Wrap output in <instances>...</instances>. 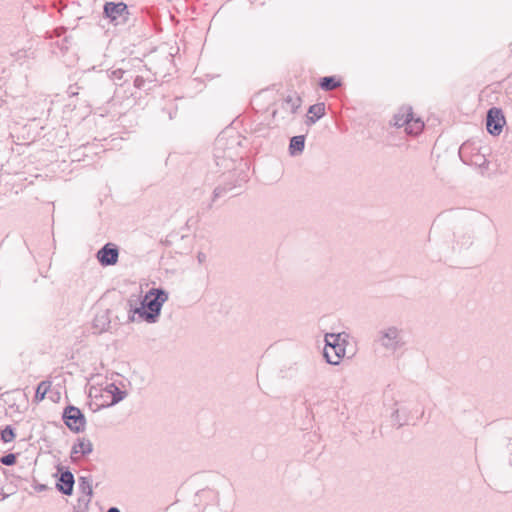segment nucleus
<instances>
[{"instance_id":"f257e3e1","label":"nucleus","mask_w":512,"mask_h":512,"mask_svg":"<svg viewBox=\"0 0 512 512\" xmlns=\"http://www.w3.org/2000/svg\"><path fill=\"white\" fill-rule=\"evenodd\" d=\"M241 140L237 134L227 132L217 136L214 143L213 156L216 166L223 170L225 186L214 189V197L223 192L241 187L249 179V162L240 153Z\"/></svg>"},{"instance_id":"f03ea898","label":"nucleus","mask_w":512,"mask_h":512,"mask_svg":"<svg viewBox=\"0 0 512 512\" xmlns=\"http://www.w3.org/2000/svg\"><path fill=\"white\" fill-rule=\"evenodd\" d=\"M168 298V293L162 288H152L143 297L131 296L127 301L128 322L156 323Z\"/></svg>"},{"instance_id":"7ed1b4c3","label":"nucleus","mask_w":512,"mask_h":512,"mask_svg":"<svg viewBox=\"0 0 512 512\" xmlns=\"http://www.w3.org/2000/svg\"><path fill=\"white\" fill-rule=\"evenodd\" d=\"M276 101L277 93L273 89H265L253 96L251 99V105L257 113H269L274 119H276L279 113Z\"/></svg>"},{"instance_id":"20e7f679","label":"nucleus","mask_w":512,"mask_h":512,"mask_svg":"<svg viewBox=\"0 0 512 512\" xmlns=\"http://www.w3.org/2000/svg\"><path fill=\"white\" fill-rule=\"evenodd\" d=\"M403 330L390 326L379 331L378 342L387 351L396 352L405 345Z\"/></svg>"},{"instance_id":"39448f33","label":"nucleus","mask_w":512,"mask_h":512,"mask_svg":"<svg viewBox=\"0 0 512 512\" xmlns=\"http://www.w3.org/2000/svg\"><path fill=\"white\" fill-rule=\"evenodd\" d=\"M63 420L71 431L81 432L85 428V417L81 410L75 406L70 405L64 409Z\"/></svg>"},{"instance_id":"423d86ee","label":"nucleus","mask_w":512,"mask_h":512,"mask_svg":"<svg viewBox=\"0 0 512 512\" xmlns=\"http://www.w3.org/2000/svg\"><path fill=\"white\" fill-rule=\"evenodd\" d=\"M505 123V117L500 108L492 107L487 111L486 129L491 135L498 136Z\"/></svg>"},{"instance_id":"0eeeda50","label":"nucleus","mask_w":512,"mask_h":512,"mask_svg":"<svg viewBox=\"0 0 512 512\" xmlns=\"http://www.w3.org/2000/svg\"><path fill=\"white\" fill-rule=\"evenodd\" d=\"M119 250L113 243L105 244L96 254L98 262L102 266H112L118 262Z\"/></svg>"},{"instance_id":"6e6552de","label":"nucleus","mask_w":512,"mask_h":512,"mask_svg":"<svg viewBox=\"0 0 512 512\" xmlns=\"http://www.w3.org/2000/svg\"><path fill=\"white\" fill-rule=\"evenodd\" d=\"M345 346L344 344H336V346L324 348L323 357L326 362L331 365H338L345 356Z\"/></svg>"},{"instance_id":"1a4fd4ad","label":"nucleus","mask_w":512,"mask_h":512,"mask_svg":"<svg viewBox=\"0 0 512 512\" xmlns=\"http://www.w3.org/2000/svg\"><path fill=\"white\" fill-rule=\"evenodd\" d=\"M104 15L111 21H115L118 17L128 15V7L123 2H107L104 5Z\"/></svg>"},{"instance_id":"9d476101","label":"nucleus","mask_w":512,"mask_h":512,"mask_svg":"<svg viewBox=\"0 0 512 512\" xmlns=\"http://www.w3.org/2000/svg\"><path fill=\"white\" fill-rule=\"evenodd\" d=\"M93 451V444L89 439L79 438L78 441L72 446L71 459L77 461L79 456H86Z\"/></svg>"},{"instance_id":"9b49d317","label":"nucleus","mask_w":512,"mask_h":512,"mask_svg":"<svg viewBox=\"0 0 512 512\" xmlns=\"http://www.w3.org/2000/svg\"><path fill=\"white\" fill-rule=\"evenodd\" d=\"M110 324H111V320L109 317V311L103 310V311L98 312L95 315V317L93 319V323H92L93 333L101 334L103 332L108 331L110 328Z\"/></svg>"},{"instance_id":"f8f14e48","label":"nucleus","mask_w":512,"mask_h":512,"mask_svg":"<svg viewBox=\"0 0 512 512\" xmlns=\"http://www.w3.org/2000/svg\"><path fill=\"white\" fill-rule=\"evenodd\" d=\"M74 483V475L69 470H66L60 474L56 487L64 495H71Z\"/></svg>"},{"instance_id":"ddd939ff","label":"nucleus","mask_w":512,"mask_h":512,"mask_svg":"<svg viewBox=\"0 0 512 512\" xmlns=\"http://www.w3.org/2000/svg\"><path fill=\"white\" fill-rule=\"evenodd\" d=\"M325 115V104L323 102L313 104L308 109L307 125L315 124L319 119Z\"/></svg>"},{"instance_id":"4468645a","label":"nucleus","mask_w":512,"mask_h":512,"mask_svg":"<svg viewBox=\"0 0 512 512\" xmlns=\"http://www.w3.org/2000/svg\"><path fill=\"white\" fill-rule=\"evenodd\" d=\"M413 111L411 107H403L394 115V125L397 127H406L409 120H412Z\"/></svg>"},{"instance_id":"2eb2a0df","label":"nucleus","mask_w":512,"mask_h":512,"mask_svg":"<svg viewBox=\"0 0 512 512\" xmlns=\"http://www.w3.org/2000/svg\"><path fill=\"white\" fill-rule=\"evenodd\" d=\"M347 338H348V334H346V333H326L324 336V341H325L324 348L336 346V344L346 345L348 343Z\"/></svg>"},{"instance_id":"dca6fc26","label":"nucleus","mask_w":512,"mask_h":512,"mask_svg":"<svg viewBox=\"0 0 512 512\" xmlns=\"http://www.w3.org/2000/svg\"><path fill=\"white\" fill-rule=\"evenodd\" d=\"M78 489L82 494H84L87 497L86 501L89 502L93 495L91 477L90 476H80L78 478Z\"/></svg>"},{"instance_id":"f3484780","label":"nucleus","mask_w":512,"mask_h":512,"mask_svg":"<svg viewBox=\"0 0 512 512\" xmlns=\"http://www.w3.org/2000/svg\"><path fill=\"white\" fill-rule=\"evenodd\" d=\"M305 148V135L290 137V156L300 155Z\"/></svg>"},{"instance_id":"a211bd4d","label":"nucleus","mask_w":512,"mask_h":512,"mask_svg":"<svg viewBox=\"0 0 512 512\" xmlns=\"http://www.w3.org/2000/svg\"><path fill=\"white\" fill-rule=\"evenodd\" d=\"M318 85L324 91H332L341 86V81L336 76H325L320 78Z\"/></svg>"},{"instance_id":"6ab92c4d","label":"nucleus","mask_w":512,"mask_h":512,"mask_svg":"<svg viewBox=\"0 0 512 512\" xmlns=\"http://www.w3.org/2000/svg\"><path fill=\"white\" fill-rule=\"evenodd\" d=\"M424 128V122L420 118H414L412 116V120H409V124L405 127V131L410 135H418L422 132Z\"/></svg>"},{"instance_id":"aec40b11","label":"nucleus","mask_w":512,"mask_h":512,"mask_svg":"<svg viewBox=\"0 0 512 512\" xmlns=\"http://www.w3.org/2000/svg\"><path fill=\"white\" fill-rule=\"evenodd\" d=\"M107 391L112 394V400L109 403V406L119 403L126 397V392L119 389L115 384H110L107 387Z\"/></svg>"},{"instance_id":"412c9836","label":"nucleus","mask_w":512,"mask_h":512,"mask_svg":"<svg viewBox=\"0 0 512 512\" xmlns=\"http://www.w3.org/2000/svg\"><path fill=\"white\" fill-rule=\"evenodd\" d=\"M50 388H51L50 381H41L37 386L36 393H35V399L37 401H42L45 398L48 391L50 390Z\"/></svg>"},{"instance_id":"4be33fe9","label":"nucleus","mask_w":512,"mask_h":512,"mask_svg":"<svg viewBox=\"0 0 512 512\" xmlns=\"http://www.w3.org/2000/svg\"><path fill=\"white\" fill-rule=\"evenodd\" d=\"M1 435V439L3 440V442L5 443H8V442H11L14 440L15 438V433H14V430L13 428L8 425L6 426L0 433Z\"/></svg>"},{"instance_id":"5701e85b","label":"nucleus","mask_w":512,"mask_h":512,"mask_svg":"<svg viewBox=\"0 0 512 512\" xmlns=\"http://www.w3.org/2000/svg\"><path fill=\"white\" fill-rule=\"evenodd\" d=\"M252 133L255 137H265L267 135V128L262 123H259L252 130Z\"/></svg>"},{"instance_id":"b1692460","label":"nucleus","mask_w":512,"mask_h":512,"mask_svg":"<svg viewBox=\"0 0 512 512\" xmlns=\"http://www.w3.org/2000/svg\"><path fill=\"white\" fill-rule=\"evenodd\" d=\"M0 462L7 466L13 465L16 462V455L13 453L6 454L0 458Z\"/></svg>"},{"instance_id":"393cba45","label":"nucleus","mask_w":512,"mask_h":512,"mask_svg":"<svg viewBox=\"0 0 512 512\" xmlns=\"http://www.w3.org/2000/svg\"><path fill=\"white\" fill-rule=\"evenodd\" d=\"M391 418H392V422L395 426H397L398 428L402 427L404 424H405V421H402V419L400 418V412L399 410H395L392 415H391Z\"/></svg>"},{"instance_id":"a878e982","label":"nucleus","mask_w":512,"mask_h":512,"mask_svg":"<svg viewBox=\"0 0 512 512\" xmlns=\"http://www.w3.org/2000/svg\"><path fill=\"white\" fill-rule=\"evenodd\" d=\"M144 85H145V79H144L142 76H137V77L135 78V80H134V86H135L136 88L141 89V88H143V87H144Z\"/></svg>"},{"instance_id":"bb28decb","label":"nucleus","mask_w":512,"mask_h":512,"mask_svg":"<svg viewBox=\"0 0 512 512\" xmlns=\"http://www.w3.org/2000/svg\"><path fill=\"white\" fill-rule=\"evenodd\" d=\"M211 495H214V492H213L212 490H209V489H207V490H202V491H200V492L197 494V496H198V497H209V496H211Z\"/></svg>"},{"instance_id":"cd10ccee","label":"nucleus","mask_w":512,"mask_h":512,"mask_svg":"<svg viewBox=\"0 0 512 512\" xmlns=\"http://www.w3.org/2000/svg\"><path fill=\"white\" fill-rule=\"evenodd\" d=\"M207 259V256L204 252H198L197 253V260L199 264H203Z\"/></svg>"},{"instance_id":"c85d7f7f","label":"nucleus","mask_w":512,"mask_h":512,"mask_svg":"<svg viewBox=\"0 0 512 512\" xmlns=\"http://www.w3.org/2000/svg\"><path fill=\"white\" fill-rule=\"evenodd\" d=\"M507 449H508V452H509L508 461H509L510 466L512 467V439L509 440V443L507 445Z\"/></svg>"},{"instance_id":"c756f323","label":"nucleus","mask_w":512,"mask_h":512,"mask_svg":"<svg viewBox=\"0 0 512 512\" xmlns=\"http://www.w3.org/2000/svg\"><path fill=\"white\" fill-rule=\"evenodd\" d=\"M123 73H124V72H123L121 69H117V70H114V71L112 72V76H113L114 78H116V79H121V78H122V76H123Z\"/></svg>"},{"instance_id":"7c9ffc66","label":"nucleus","mask_w":512,"mask_h":512,"mask_svg":"<svg viewBox=\"0 0 512 512\" xmlns=\"http://www.w3.org/2000/svg\"><path fill=\"white\" fill-rule=\"evenodd\" d=\"M47 486L45 484H36L34 486V489L37 491V492H43L45 490H47Z\"/></svg>"},{"instance_id":"2f4dec72","label":"nucleus","mask_w":512,"mask_h":512,"mask_svg":"<svg viewBox=\"0 0 512 512\" xmlns=\"http://www.w3.org/2000/svg\"><path fill=\"white\" fill-rule=\"evenodd\" d=\"M107 512H121L117 507H110Z\"/></svg>"},{"instance_id":"473e14b6","label":"nucleus","mask_w":512,"mask_h":512,"mask_svg":"<svg viewBox=\"0 0 512 512\" xmlns=\"http://www.w3.org/2000/svg\"><path fill=\"white\" fill-rule=\"evenodd\" d=\"M471 241H470V237H468L467 241H465L464 243H462V246H469L471 245Z\"/></svg>"},{"instance_id":"72a5a7b5","label":"nucleus","mask_w":512,"mask_h":512,"mask_svg":"<svg viewBox=\"0 0 512 512\" xmlns=\"http://www.w3.org/2000/svg\"><path fill=\"white\" fill-rule=\"evenodd\" d=\"M292 106H293V111H295L296 108H299V104H297V105L293 104Z\"/></svg>"}]
</instances>
